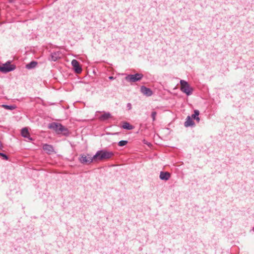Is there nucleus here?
Segmentation results:
<instances>
[{
    "mask_svg": "<svg viewBox=\"0 0 254 254\" xmlns=\"http://www.w3.org/2000/svg\"><path fill=\"white\" fill-rule=\"evenodd\" d=\"M127 107L128 108V110H130L131 109V104L129 103H127Z\"/></svg>",
    "mask_w": 254,
    "mask_h": 254,
    "instance_id": "nucleus-22",
    "label": "nucleus"
},
{
    "mask_svg": "<svg viewBox=\"0 0 254 254\" xmlns=\"http://www.w3.org/2000/svg\"><path fill=\"white\" fill-rule=\"evenodd\" d=\"M37 65V63L35 61H32L26 65V68L30 69L35 68Z\"/></svg>",
    "mask_w": 254,
    "mask_h": 254,
    "instance_id": "nucleus-16",
    "label": "nucleus"
},
{
    "mask_svg": "<svg viewBox=\"0 0 254 254\" xmlns=\"http://www.w3.org/2000/svg\"><path fill=\"white\" fill-rule=\"evenodd\" d=\"M199 115V111L197 110H195L194 111V114H192L190 117L191 118V119H193L194 120H196V121L198 123L200 121Z\"/></svg>",
    "mask_w": 254,
    "mask_h": 254,
    "instance_id": "nucleus-15",
    "label": "nucleus"
},
{
    "mask_svg": "<svg viewBox=\"0 0 254 254\" xmlns=\"http://www.w3.org/2000/svg\"><path fill=\"white\" fill-rule=\"evenodd\" d=\"M49 128L54 129L56 131L62 132L66 130L65 128L60 124L53 123L49 125Z\"/></svg>",
    "mask_w": 254,
    "mask_h": 254,
    "instance_id": "nucleus-6",
    "label": "nucleus"
},
{
    "mask_svg": "<svg viewBox=\"0 0 254 254\" xmlns=\"http://www.w3.org/2000/svg\"><path fill=\"white\" fill-rule=\"evenodd\" d=\"M185 126L186 127H193L195 125L194 122L192 121L190 116H188L186 119V121L185 122Z\"/></svg>",
    "mask_w": 254,
    "mask_h": 254,
    "instance_id": "nucleus-12",
    "label": "nucleus"
},
{
    "mask_svg": "<svg viewBox=\"0 0 254 254\" xmlns=\"http://www.w3.org/2000/svg\"><path fill=\"white\" fill-rule=\"evenodd\" d=\"M21 134L23 137L27 138L29 140H32V138L30 136L28 129L26 127H24L22 129Z\"/></svg>",
    "mask_w": 254,
    "mask_h": 254,
    "instance_id": "nucleus-13",
    "label": "nucleus"
},
{
    "mask_svg": "<svg viewBox=\"0 0 254 254\" xmlns=\"http://www.w3.org/2000/svg\"><path fill=\"white\" fill-rule=\"evenodd\" d=\"M156 115H157L156 112L153 111L152 112L151 116V118H152L153 121H154L155 120Z\"/></svg>",
    "mask_w": 254,
    "mask_h": 254,
    "instance_id": "nucleus-20",
    "label": "nucleus"
},
{
    "mask_svg": "<svg viewBox=\"0 0 254 254\" xmlns=\"http://www.w3.org/2000/svg\"><path fill=\"white\" fill-rule=\"evenodd\" d=\"M71 65L73 66L75 72L80 73L82 71V68L80 67L78 62L76 60H73L71 61Z\"/></svg>",
    "mask_w": 254,
    "mask_h": 254,
    "instance_id": "nucleus-7",
    "label": "nucleus"
},
{
    "mask_svg": "<svg viewBox=\"0 0 254 254\" xmlns=\"http://www.w3.org/2000/svg\"><path fill=\"white\" fill-rule=\"evenodd\" d=\"M0 156H1L4 159L7 160H8V157L3 153H0Z\"/></svg>",
    "mask_w": 254,
    "mask_h": 254,
    "instance_id": "nucleus-21",
    "label": "nucleus"
},
{
    "mask_svg": "<svg viewBox=\"0 0 254 254\" xmlns=\"http://www.w3.org/2000/svg\"><path fill=\"white\" fill-rule=\"evenodd\" d=\"M114 155L112 151H107L106 150H101L98 151L93 156V158L95 159L96 161L108 159L111 158Z\"/></svg>",
    "mask_w": 254,
    "mask_h": 254,
    "instance_id": "nucleus-1",
    "label": "nucleus"
},
{
    "mask_svg": "<svg viewBox=\"0 0 254 254\" xmlns=\"http://www.w3.org/2000/svg\"><path fill=\"white\" fill-rule=\"evenodd\" d=\"M15 68V66L13 64H10V62H8L2 66H0V71L2 72H8L13 70Z\"/></svg>",
    "mask_w": 254,
    "mask_h": 254,
    "instance_id": "nucleus-5",
    "label": "nucleus"
},
{
    "mask_svg": "<svg viewBox=\"0 0 254 254\" xmlns=\"http://www.w3.org/2000/svg\"><path fill=\"white\" fill-rule=\"evenodd\" d=\"M79 161L82 164L90 163L93 161H96L93 156L91 157L89 154H82L79 157Z\"/></svg>",
    "mask_w": 254,
    "mask_h": 254,
    "instance_id": "nucleus-3",
    "label": "nucleus"
},
{
    "mask_svg": "<svg viewBox=\"0 0 254 254\" xmlns=\"http://www.w3.org/2000/svg\"><path fill=\"white\" fill-rule=\"evenodd\" d=\"M143 76V74L141 73L130 74L126 77V79L129 82H134L141 80Z\"/></svg>",
    "mask_w": 254,
    "mask_h": 254,
    "instance_id": "nucleus-4",
    "label": "nucleus"
},
{
    "mask_svg": "<svg viewBox=\"0 0 254 254\" xmlns=\"http://www.w3.org/2000/svg\"><path fill=\"white\" fill-rule=\"evenodd\" d=\"M140 91L142 94L147 97L151 96L153 94V92L151 90L144 86H142L141 87Z\"/></svg>",
    "mask_w": 254,
    "mask_h": 254,
    "instance_id": "nucleus-8",
    "label": "nucleus"
},
{
    "mask_svg": "<svg viewBox=\"0 0 254 254\" xmlns=\"http://www.w3.org/2000/svg\"><path fill=\"white\" fill-rule=\"evenodd\" d=\"M123 127L124 128L127 129H130L132 128L129 125L128 123H125L123 125Z\"/></svg>",
    "mask_w": 254,
    "mask_h": 254,
    "instance_id": "nucleus-19",
    "label": "nucleus"
},
{
    "mask_svg": "<svg viewBox=\"0 0 254 254\" xmlns=\"http://www.w3.org/2000/svg\"><path fill=\"white\" fill-rule=\"evenodd\" d=\"M43 149L48 154H51L54 151L53 147L52 145L47 144L43 145Z\"/></svg>",
    "mask_w": 254,
    "mask_h": 254,
    "instance_id": "nucleus-11",
    "label": "nucleus"
},
{
    "mask_svg": "<svg viewBox=\"0 0 254 254\" xmlns=\"http://www.w3.org/2000/svg\"><path fill=\"white\" fill-rule=\"evenodd\" d=\"M180 84L181 90L183 92L186 93L188 96L192 94V89L187 81L181 80Z\"/></svg>",
    "mask_w": 254,
    "mask_h": 254,
    "instance_id": "nucleus-2",
    "label": "nucleus"
},
{
    "mask_svg": "<svg viewBox=\"0 0 254 254\" xmlns=\"http://www.w3.org/2000/svg\"><path fill=\"white\" fill-rule=\"evenodd\" d=\"M109 78L111 80H112L114 79V77L113 76H110Z\"/></svg>",
    "mask_w": 254,
    "mask_h": 254,
    "instance_id": "nucleus-23",
    "label": "nucleus"
},
{
    "mask_svg": "<svg viewBox=\"0 0 254 254\" xmlns=\"http://www.w3.org/2000/svg\"><path fill=\"white\" fill-rule=\"evenodd\" d=\"M111 117V115L110 113H105L99 117V119L100 121H104L108 120Z\"/></svg>",
    "mask_w": 254,
    "mask_h": 254,
    "instance_id": "nucleus-14",
    "label": "nucleus"
},
{
    "mask_svg": "<svg viewBox=\"0 0 254 254\" xmlns=\"http://www.w3.org/2000/svg\"><path fill=\"white\" fill-rule=\"evenodd\" d=\"M2 107L6 110H13L15 109V107L14 106L12 105H2Z\"/></svg>",
    "mask_w": 254,
    "mask_h": 254,
    "instance_id": "nucleus-17",
    "label": "nucleus"
},
{
    "mask_svg": "<svg viewBox=\"0 0 254 254\" xmlns=\"http://www.w3.org/2000/svg\"><path fill=\"white\" fill-rule=\"evenodd\" d=\"M62 56L63 54L60 51H58L51 54L50 60L55 62L58 59H61Z\"/></svg>",
    "mask_w": 254,
    "mask_h": 254,
    "instance_id": "nucleus-9",
    "label": "nucleus"
},
{
    "mask_svg": "<svg viewBox=\"0 0 254 254\" xmlns=\"http://www.w3.org/2000/svg\"><path fill=\"white\" fill-rule=\"evenodd\" d=\"M170 177V174L167 172H161L160 173L159 178L162 180L167 181Z\"/></svg>",
    "mask_w": 254,
    "mask_h": 254,
    "instance_id": "nucleus-10",
    "label": "nucleus"
},
{
    "mask_svg": "<svg viewBox=\"0 0 254 254\" xmlns=\"http://www.w3.org/2000/svg\"><path fill=\"white\" fill-rule=\"evenodd\" d=\"M127 143V140H121L119 142L118 145L120 146H123L126 145Z\"/></svg>",
    "mask_w": 254,
    "mask_h": 254,
    "instance_id": "nucleus-18",
    "label": "nucleus"
}]
</instances>
